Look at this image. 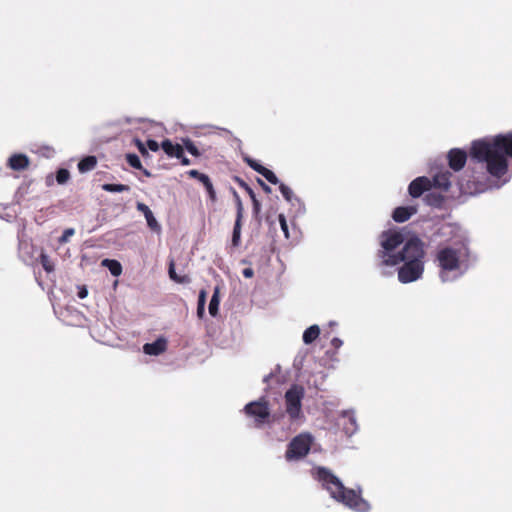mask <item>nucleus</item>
<instances>
[{"label": "nucleus", "instance_id": "obj_1", "mask_svg": "<svg viewBox=\"0 0 512 512\" xmlns=\"http://www.w3.org/2000/svg\"><path fill=\"white\" fill-rule=\"evenodd\" d=\"M470 156L478 162H485L491 176L503 177L508 171L507 157L512 158V132L497 135L491 141H474Z\"/></svg>", "mask_w": 512, "mask_h": 512}, {"label": "nucleus", "instance_id": "obj_2", "mask_svg": "<svg viewBox=\"0 0 512 512\" xmlns=\"http://www.w3.org/2000/svg\"><path fill=\"white\" fill-rule=\"evenodd\" d=\"M315 478L322 487L328 491L331 498L356 512H368L370 504L361 496V489L358 491L346 488L341 480L326 467L315 469Z\"/></svg>", "mask_w": 512, "mask_h": 512}, {"label": "nucleus", "instance_id": "obj_3", "mask_svg": "<svg viewBox=\"0 0 512 512\" xmlns=\"http://www.w3.org/2000/svg\"><path fill=\"white\" fill-rule=\"evenodd\" d=\"M469 258V248L463 243L438 249L436 261L440 268V278L446 281L448 272L459 271L463 267L466 269Z\"/></svg>", "mask_w": 512, "mask_h": 512}, {"label": "nucleus", "instance_id": "obj_4", "mask_svg": "<svg viewBox=\"0 0 512 512\" xmlns=\"http://www.w3.org/2000/svg\"><path fill=\"white\" fill-rule=\"evenodd\" d=\"M425 250L424 243L418 237H411L406 241L403 249L395 256L386 257L385 265L396 266L402 261L424 262Z\"/></svg>", "mask_w": 512, "mask_h": 512}, {"label": "nucleus", "instance_id": "obj_5", "mask_svg": "<svg viewBox=\"0 0 512 512\" xmlns=\"http://www.w3.org/2000/svg\"><path fill=\"white\" fill-rule=\"evenodd\" d=\"M305 395L303 386L293 384L284 395L286 413L291 421H296L303 417L302 400Z\"/></svg>", "mask_w": 512, "mask_h": 512}, {"label": "nucleus", "instance_id": "obj_6", "mask_svg": "<svg viewBox=\"0 0 512 512\" xmlns=\"http://www.w3.org/2000/svg\"><path fill=\"white\" fill-rule=\"evenodd\" d=\"M313 437L309 433H301L295 436L288 444L285 458L288 461L304 458L311 449Z\"/></svg>", "mask_w": 512, "mask_h": 512}, {"label": "nucleus", "instance_id": "obj_7", "mask_svg": "<svg viewBox=\"0 0 512 512\" xmlns=\"http://www.w3.org/2000/svg\"><path fill=\"white\" fill-rule=\"evenodd\" d=\"M380 238L382 250L377 252V256L380 259V266H386V257L396 255L392 252L403 243L404 238L401 233L396 231H385Z\"/></svg>", "mask_w": 512, "mask_h": 512}, {"label": "nucleus", "instance_id": "obj_8", "mask_svg": "<svg viewBox=\"0 0 512 512\" xmlns=\"http://www.w3.org/2000/svg\"><path fill=\"white\" fill-rule=\"evenodd\" d=\"M244 410L248 416L255 419L256 426L263 425L270 417L268 401L264 397L259 401L248 403Z\"/></svg>", "mask_w": 512, "mask_h": 512}, {"label": "nucleus", "instance_id": "obj_9", "mask_svg": "<svg viewBox=\"0 0 512 512\" xmlns=\"http://www.w3.org/2000/svg\"><path fill=\"white\" fill-rule=\"evenodd\" d=\"M398 269V279L401 283H410L419 279L424 271V262L402 261Z\"/></svg>", "mask_w": 512, "mask_h": 512}, {"label": "nucleus", "instance_id": "obj_10", "mask_svg": "<svg viewBox=\"0 0 512 512\" xmlns=\"http://www.w3.org/2000/svg\"><path fill=\"white\" fill-rule=\"evenodd\" d=\"M448 159V165L449 167L455 171H460L466 164L467 161V153L466 151L459 149V148H453L451 149L447 154Z\"/></svg>", "mask_w": 512, "mask_h": 512}, {"label": "nucleus", "instance_id": "obj_11", "mask_svg": "<svg viewBox=\"0 0 512 512\" xmlns=\"http://www.w3.org/2000/svg\"><path fill=\"white\" fill-rule=\"evenodd\" d=\"M432 187V181L425 176L417 177L408 187V192L413 198L420 197L424 192L429 191Z\"/></svg>", "mask_w": 512, "mask_h": 512}, {"label": "nucleus", "instance_id": "obj_12", "mask_svg": "<svg viewBox=\"0 0 512 512\" xmlns=\"http://www.w3.org/2000/svg\"><path fill=\"white\" fill-rule=\"evenodd\" d=\"M341 419L343 420V431L347 436H352L358 429L354 413L352 411H343Z\"/></svg>", "mask_w": 512, "mask_h": 512}, {"label": "nucleus", "instance_id": "obj_13", "mask_svg": "<svg viewBox=\"0 0 512 512\" xmlns=\"http://www.w3.org/2000/svg\"><path fill=\"white\" fill-rule=\"evenodd\" d=\"M416 213V206H400L394 209L392 218L397 223H403L409 220L410 217Z\"/></svg>", "mask_w": 512, "mask_h": 512}, {"label": "nucleus", "instance_id": "obj_14", "mask_svg": "<svg viewBox=\"0 0 512 512\" xmlns=\"http://www.w3.org/2000/svg\"><path fill=\"white\" fill-rule=\"evenodd\" d=\"M30 160L25 154H13L8 159V167L14 171H22L29 167Z\"/></svg>", "mask_w": 512, "mask_h": 512}, {"label": "nucleus", "instance_id": "obj_15", "mask_svg": "<svg viewBox=\"0 0 512 512\" xmlns=\"http://www.w3.org/2000/svg\"><path fill=\"white\" fill-rule=\"evenodd\" d=\"M167 342L163 338H159L152 343H146L143 346V350L148 355H159L166 350Z\"/></svg>", "mask_w": 512, "mask_h": 512}, {"label": "nucleus", "instance_id": "obj_16", "mask_svg": "<svg viewBox=\"0 0 512 512\" xmlns=\"http://www.w3.org/2000/svg\"><path fill=\"white\" fill-rule=\"evenodd\" d=\"M451 176H452V174L449 171H444V172H440V173L436 174L433 177V180H431L432 186L442 189L443 191H448V189L450 188V185H451V183H450Z\"/></svg>", "mask_w": 512, "mask_h": 512}, {"label": "nucleus", "instance_id": "obj_17", "mask_svg": "<svg viewBox=\"0 0 512 512\" xmlns=\"http://www.w3.org/2000/svg\"><path fill=\"white\" fill-rule=\"evenodd\" d=\"M161 148L169 157H182L183 147L180 144H174L170 139H165L161 143Z\"/></svg>", "mask_w": 512, "mask_h": 512}, {"label": "nucleus", "instance_id": "obj_18", "mask_svg": "<svg viewBox=\"0 0 512 512\" xmlns=\"http://www.w3.org/2000/svg\"><path fill=\"white\" fill-rule=\"evenodd\" d=\"M97 163H98V161H97L96 156L89 155V156L82 158L78 162L77 167H78V170L80 173H87V172L94 170L97 166Z\"/></svg>", "mask_w": 512, "mask_h": 512}, {"label": "nucleus", "instance_id": "obj_19", "mask_svg": "<svg viewBox=\"0 0 512 512\" xmlns=\"http://www.w3.org/2000/svg\"><path fill=\"white\" fill-rule=\"evenodd\" d=\"M125 159H126L127 163L131 167H133L134 169L142 170L144 175H146L148 177L151 176V173L147 169L143 168L142 163H141L139 157L136 154H134V153H127L125 155Z\"/></svg>", "mask_w": 512, "mask_h": 512}, {"label": "nucleus", "instance_id": "obj_20", "mask_svg": "<svg viewBox=\"0 0 512 512\" xmlns=\"http://www.w3.org/2000/svg\"><path fill=\"white\" fill-rule=\"evenodd\" d=\"M320 335V328L318 325H312L307 328L303 333V342L305 344H311L314 342Z\"/></svg>", "mask_w": 512, "mask_h": 512}, {"label": "nucleus", "instance_id": "obj_21", "mask_svg": "<svg viewBox=\"0 0 512 512\" xmlns=\"http://www.w3.org/2000/svg\"><path fill=\"white\" fill-rule=\"evenodd\" d=\"M241 228H242V220L235 219L233 232H232V239H231V244H232V247H234V248H237L240 246Z\"/></svg>", "mask_w": 512, "mask_h": 512}, {"label": "nucleus", "instance_id": "obj_22", "mask_svg": "<svg viewBox=\"0 0 512 512\" xmlns=\"http://www.w3.org/2000/svg\"><path fill=\"white\" fill-rule=\"evenodd\" d=\"M102 265L107 267L113 276H119L122 273V266L117 260L104 259Z\"/></svg>", "mask_w": 512, "mask_h": 512}, {"label": "nucleus", "instance_id": "obj_23", "mask_svg": "<svg viewBox=\"0 0 512 512\" xmlns=\"http://www.w3.org/2000/svg\"><path fill=\"white\" fill-rule=\"evenodd\" d=\"M219 303H220L219 288L215 287L214 293H213L210 303H209V313L211 316L215 317L217 315L218 309H219Z\"/></svg>", "mask_w": 512, "mask_h": 512}, {"label": "nucleus", "instance_id": "obj_24", "mask_svg": "<svg viewBox=\"0 0 512 512\" xmlns=\"http://www.w3.org/2000/svg\"><path fill=\"white\" fill-rule=\"evenodd\" d=\"M168 272H169V277L177 283L187 284V283H190V281H191V279L188 275L179 276L176 274L173 261L170 262Z\"/></svg>", "mask_w": 512, "mask_h": 512}, {"label": "nucleus", "instance_id": "obj_25", "mask_svg": "<svg viewBox=\"0 0 512 512\" xmlns=\"http://www.w3.org/2000/svg\"><path fill=\"white\" fill-rule=\"evenodd\" d=\"M200 182L205 187L210 200L214 202L216 200V192L214 190L213 184H212L210 178L208 177V175L205 174V176H202V179L200 180Z\"/></svg>", "mask_w": 512, "mask_h": 512}, {"label": "nucleus", "instance_id": "obj_26", "mask_svg": "<svg viewBox=\"0 0 512 512\" xmlns=\"http://www.w3.org/2000/svg\"><path fill=\"white\" fill-rule=\"evenodd\" d=\"M102 189L104 191H107V192L115 193V192L129 191L130 187L128 185H125V184H110V183H106V184L102 185Z\"/></svg>", "mask_w": 512, "mask_h": 512}, {"label": "nucleus", "instance_id": "obj_27", "mask_svg": "<svg viewBox=\"0 0 512 512\" xmlns=\"http://www.w3.org/2000/svg\"><path fill=\"white\" fill-rule=\"evenodd\" d=\"M40 263H41L43 269L47 273H50V272H52L54 270L53 262L51 261L49 256L46 253H44L43 251L40 254Z\"/></svg>", "mask_w": 512, "mask_h": 512}, {"label": "nucleus", "instance_id": "obj_28", "mask_svg": "<svg viewBox=\"0 0 512 512\" xmlns=\"http://www.w3.org/2000/svg\"><path fill=\"white\" fill-rule=\"evenodd\" d=\"M70 179V172L68 169L60 168L56 172V181L58 184H66Z\"/></svg>", "mask_w": 512, "mask_h": 512}, {"label": "nucleus", "instance_id": "obj_29", "mask_svg": "<svg viewBox=\"0 0 512 512\" xmlns=\"http://www.w3.org/2000/svg\"><path fill=\"white\" fill-rule=\"evenodd\" d=\"M233 195L236 203V219L243 220L244 207L242 200L235 190L233 191Z\"/></svg>", "mask_w": 512, "mask_h": 512}, {"label": "nucleus", "instance_id": "obj_30", "mask_svg": "<svg viewBox=\"0 0 512 512\" xmlns=\"http://www.w3.org/2000/svg\"><path fill=\"white\" fill-rule=\"evenodd\" d=\"M233 195L236 203V219L243 220L244 207L242 200L235 190L233 191Z\"/></svg>", "mask_w": 512, "mask_h": 512}, {"label": "nucleus", "instance_id": "obj_31", "mask_svg": "<svg viewBox=\"0 0 512 512\" xmlns=\"http://www.w3.org/2000/svg\"><path fill=\"white\" fill-rule=\"evenodd\" d=\"M183 144L185 149L193 156L199 157L201 155L200 151L196 147V145L190 139H184Z\"/></svg>", "mask_w": 512, "mask_h": 512}, {"label": "nucleus", "instance_id": "obj_32", "mask_svg": "<svg viewBox=\"0 0 512 512\" xmlns=\"http://www.w3.org/2000/svg\"><path fill=\"white\" fill-rule=\"evenodd\" d=\"M261 175L271 184H278L279 180L275 173L268 168H264L263 171H261Z\"/></svg>", "mask_w": 512, "mask_h": 512}, {"label": "nucleus", "instance_id": "obj_33", "mask_svg": "<svg viewBox=\"0 0 512 512\" xmlns=\"http://www.w3.org/2000/svg\"><path fill=\"white\" fill-rule=\"evenodd\" d=\"M146 221H147V225L148 227L154 231V232H157L159 233L161 231V226L160 224L157 222V220L155 219L154 215H148L147 218H145Z\"/></svg>", "mask_w": 512, "mask_h": 512}, {"label": "nucleus", "instance_id": "obj_34", "mask_svg": "<svg viewBox=\"0 0 512 512\" xmlns=\"http://www.w3.org/2000/svg\"><path fill=\"white\" fill-rule=\"evenodd\" d=\"M235 182L242 188L244 191L247 192L250 198H254L255 193L253 189L241 178L235 177Z\"/></svg>", "mask_w": 512, "mask_h": 512}, {"label": "nucleus", "instance_id": "obj_35", "mask_svg": "<svg viewBox=\"0 0 512 512\" xmlns=\"http://www.w3.org/2000/svg\"><path fill=\"white\" fill-rule=\"evenodd\" d=\"M244 160L249 165V167H251L253 170L258 172L259 174H261V171H263V169L265 168L263 165L258 163V161L254 160L250 157H245Z\"/></svg>", "mask_w": 512, "mask_h": 512}, {"label": "nucleus", "instance_id": "obj_36", "mask_svg": "<svg viewBox=\"0 0 512 512\" xmlns=\"http://www.w3.org/2000/svg\"><path fill=\"white\" fill-rule=\"evenodd\" d=\"M279 189H280V192L282 194V196L289 202L292 201V198H293V191L291 190L290 187H288L287 185L281 183L280 186H279Z\"/></svg>", "mask_w": 512, "mask_h": 512}, {"label": "nucleus", "instance_id": "obj_37", "mask_svg": "<svg viewBox=\"0 0 512 512\" xmlns=\"http://www.w3.org/2000/svg\"><path fill=\"white\" fill-rule=\"evenodd\" d=\"M134 143L143 157H146L149 155L148 151H147V146L140 139L135 138Z\"/></svg>", "mask_w": 512, "mask_h": 512}, {"label": "nucleus", "instance_id": "obj_38", "mask_svg": "<svg viewBox=\"0 0 512 512\" xmlns=\"http://www.w3.org/2000/svg\"><path fill=\"white\" fill-rule=\"evenodd\" d=\"M134 143L143 157H146L149 155L148 151H147V146L140 139L135 138Z\"/></svg>", "mask_w": 512, "mask_h": 512}, {"label": "nucleus", "instance_id": "obj_39", "mask_svg": "<svg viewBox=\"0 0 512 512\" xmlns=\"http://www.w3.org/2000/svg\"><path fill=\"white\" fill-rule=\"evenodd\" d=\"M74 233H75V231H74V229H73V228H67V229H65V230H64V232H63V234H62V236H61V237H60V239H59V242H60V243H66V242H68L69 238H70L71 236H73V235H74Z\"/></svg>", "mask_w": 512, "mask_h": 512}, {"label": "nucleus", "instance_id": "obj_40", "mask_svg": "<svg viewBox=\"0 0 512 512\" xmlns=\"http://www.w3.org/2000/svg\"><path fill=\"white\" fill-rule=\"evenodd\" d=\"M278 219H279V222H280V226H281V229L282 231L284 232L285 234V237L286 238H289V233H288V224H287V221H286V218L283 214H280L278 216Z\"/></svg>", "mask_w": 512, "mask_h": 512}, {"label": "nucleus", "instance_id": "obj_41", "mask_svg": "<svg viewBox=\"0 0 512 512\" xmlns=\"http://www.w3.org/2000/svg\"><path fill=\"white\" fill-rule=\"evenodd\" d=\"M250 199H251L252 205H253V214L257 218L260 213V210H261V204H260L259 200L257 199L256 195L254 196V198H250Z\"/></svg>", "mask_w": 512, "mask_h": 512}, {"label": "nucleus", "instance_id": "obj_42", "mask_svg": "<svg viewBox=\"0 0 512 512\" xmlns=\"http://www.w3.org/2000/svg\"><path fill=\"white\" fill-rule=\"evenodd\" d=\"M146 146H147L148 149H150L153 152L158 151L159 147H160L158 142L156 140H153V139H148L147 142H146Z\"/></svg>", "mask_w": 512, "mask_h": 512}, {"label": "nucleus", "instance_id": "obj_43", "mask_svg": "<svg viewBox=\"0 0 512 512\" xmlns=\"http://www.w3.org/2000/svg\"><path fill=\"white\" fill-rule=\"evenodd\" d=\"M188 176L194 179H197L200 181L202 179V176H205V174L199 172L198 170L192 169L187 172Z\"/></svg>", "mask_w": 512, "mask_h": 512}, {"label": "nucleus", "instance_id": "obj_44", "mask_svg": "<svg viewBox=\"0 0 512 512\" xmlns=\"http://www.w3.org/2000/svg\"><path fill=\"white\" fill-rule=\"evenodd\" d=\"M207 293L205 290L199 292L198 306H205Z\"/></svg>", "mask_w": 512, "mask_h": 512}, {"label": "nucleus", "instance_id": "obj_45", "mask_svg": "<svg viewBox=\"0 0 512 512\" xmlns=\"http://www.w3.org/2000/svg\"><path fill=\"white\" fill-rule=\"evenodd\" d=\"M242 274L245 278H252L254 275V271L252 268H245L243 269Z\"/></svg>", "mask_w": 512, "mask_h": 512}, {"label": "nucleus", "instance_id": "obj_46", "mask_svg": "<svg viewBox=\"0 0 512 512\" xmlns=\"http://www.w3.org/2000/svg\"><path fill=\"white\" fill-rule=\"evenodd\" d=\"M259 185L261 186V188L266 192V193H270L271 192V188L263 181L261 180L260 178L257 179Z\"/></svg>", "mask_w": 512, "mask_h": 512}, {"label": "nucleus", "instance_id": "obj_47", "mask_svg": "<svg viewBox=\"0 0 512 512\" xmlns=\"http://www.w3.org/2000/svg\"><path fill=\"white\" fill-rule=\"evenodd\" d=\"M87 294H88V291H87L86 287H84V286L81 287L78 291V297L81 299L85 298L87 296Z\"/></svg>", "mask_w": 512, "mask_h": 512}, {"label": "nucleus", "instance_id": "obj_48", "mask_svg": "<svg viewBox=\"0 0 512 512\" xmlns=\"http://www.w3.org/2000/svg\"><path fill=\"white\" fill-rule=\"evenodd\" d=\"M177 159H180L181 164L184 166H187L190 164V160L187 157H185L184 151L182 152V157H177Z\"/></svg>", "mask_w": 512, "mask_h": 512}, {"label": "nucleus", "instance_id": "obj_49", "mask_svg": "<svg viewBox=\"0 0 512 512\" xmlns=\"http://www.w3.org/2000/svg\"><path fill=\"white\" fill-rule=\"evenodd\" d=\"M331 344L334 348L338 349L342 345V340L339 338H333Z\"/></svg>", "mask_w": 512, "mask_h": 512}, {"label": "nucleus", "instance_id": "obj_50", "mask_svg": "<svg viewBox=\"0 0 512 512\" xmlns=\"http://www.w3.org/2000/svg\"><path fill=\"white\" fill-rule=\"evenodd\" d=\"M205 314V306H198L197 305V315L199 318H202Z\"/></svg>", "mask_w": 512, "mask_h": 512}, {"label": "nucleus", "instance_id": "obj_51", "mask_svg": "<svg viewBox=\"0 0 512 512\" xmlns=\"http://www.w3.org/2000/svg\"><path fill=\"white\" fill-rule=\"evenodd\" d=\"M148 206L144 203H137V209L138 211L144 213L145 210H148Z\"/></svg>", "mask_w": 512, "mask_h": 512}, {"label": "nucleus", "instance_id": "obj_52", "mask_svg": "<svg viewBox=\"0 0 512 512\" xmlns=\"http://www.w3.org/2000/svg\"><path fill=\"white\" fill-rule=\"evenodd\" d=\"M143 214H144L145 218H147V217H148V215H152L153 213H152V211L150 210V208H148V210H145Z\"/></svg>", "mask_w": 512, "mask_h": 512}, {"label": "nucleus", "instance_id": "obj_53", "mask_svg": "<svg viewBox=\"0 0 512 512\" xmlns=\"http://www.w3.org/2000/svg\"><path fill=\"white\" fill-rule=\"evenodd\" d=\"M271 377H272V374H269L264 377L263 381L267 383Z\"/></svg>", "mask_w": 512, "mask_h": 512}]
</instances>
